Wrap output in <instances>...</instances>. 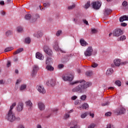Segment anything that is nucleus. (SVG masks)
Here are the masks:
<instances>
[{"mask_svg": "<svg viewBox=\"0 0 128 128\" xmlns=\"http://www.w3.org/2000/svg\"><path fill=\"white\" fill-rule=\"evenodd\" d=\"M92 8L94 10H100V6H102V2H94L92 3Z\"/></svg>", "mask_w": 128, "mask_h": 128, "instance_id": "20e7f679", "label": "nucleus"}, {"mask_svg": "<svg viewBox=\"0 0 128 128\" xmlns=\"http://www.w3.org/2000/svg\"><path fill=\"white\" fill-rule=\"evenodd\" d=\"M36 58H38V60H44V56H42V54H40V52H39L36 53Z\"/></svg>", "mask_w": 128, "mask_h": 128, "instance_id": "dca6fc26", "label": "nucleus"}, {"mask_svg": "<svg viewBox=\"0 0 128 128\" xmlns=\"http://www.w3.org/2000/svg\"><path fill=\"white\" fill-rule=\"evenodd\" d=\"M25 42L26 44H30V38H25Z\"/></svg>", "mask_w": 128, "mask_h": 128, "instance_id": "c9c22d12", "label": "nucleus"}, {"mask_svg": "<svg viewBox=\"0 0 128 128\" xmlns=\"http://www.w3.org/2000/svg\"><path fill=\"white\" fill-rule=\"evenodd\" d=\"M12 34H14V32H12V30H8L5 32V36L7 38H10V36H11Z\"/></svg>", "mask_w": 128, "mask_h": 128, "instance_id": "a211bd4d", "label": "nucleus"}, {"mask_svg": "<svg viewBox=\"0 0 128 128\" xmlns=\"http://www.w3.org/2000/svg\"><path fill=\"white\" fill-rule=\"evenodd\" d=\"M32 15L30 14H26L24 18H25V20H32Z\"/></svg>", "mask_w": 128, "mask_h": 128, "instance_id": "cd10ccee", "label": "nucleus"}, {"mask_svg": "<svg viewBox=\"0 0 128 128\" xmlns=\"http://www.w3.org/2000/svg\"><path fill=\"white\" fill-rule=\"evenodd\" d=\"M40 70L38 66V65H34L33 66V70L32 74V76H36V72Z\"/></svg>", "mask_w": 128, "mask_h": 128, "instance_id": "9b49d317", "label": "nucleus"}, {"mask_svg": "<svg viewBox=\"0 0 128 128\" xmlns=\"http://www.w3.org/2000/svg\"><path fill=\"white\" fill-rule=\"evenodd\" d=\"M26 106L30 108L29 110H32V101L28 100L26 102Z\"/></svg>", "mask_w": 128, "mask_h": 128, "instance_id": "f3484780", "label": "nucleus"}, {"mask_svg": "<svg viewBox=\"0 0 128 128\" xmlns=\"http://www.w3.org/2000/svg\"><path fill=\"white\" fill-rule=\"evenodd\" d=\"M58 110L56 108H54L52 110V112H58Z\"/></svg>", "mask_w": 128, "mask_h": 128, "instance_id": "e2e57ef3", "label": "nucleus"}, {"mask_svg": "<svg viewBox=\"0 0 128 128\" xmlns=\"http://www.w3.org/2000/svg\"><path fill=\"white\" fill-rule=\"evenodd\" d=\"M44 6H50V3L48 2H46L44 4Z\"/></svg>", "mask_w": 128, "mask_h": 128, "instance_id": "864d4df0", "label": "nucleus"}, {"mask_svg": "<svg viewBox=\"0 0 128 128\" xmlns=\"http://www.w3.org/2000/svg\"><path fill=\"white\" fill-rule=\"evenodd\" d=\"M17 128H24V126L20 124V125H19Z\"/></svg>", "mask_w": 128, "mask_h": 128, "instance_id": "69168bd1", "label": "nucleus"}, {"mask_svg": "<svg viewBox=\"0 0 128 128\" xmlns=\"http://www.w3.org/2000/svg\"><path fill=\"white\" fill-rule=\"evenodd\" d=\"M36 88L40 94H46V89H44V88L43 86H38Z\"/></svg>", "mask_w": 128, "mask_h": 128, "instance_id": "1a4fd4ad", "label": "nucleus"}, {"mask_svg": "<svg viewBox=\"0 0 128 128\" xmlns=\"http://www.w3.org/2000/svg\"><path fill=\"white\" fill-rule=\"evenodd\" d=\"M76 98H78V96H72L71 98V99L72 100H76Z\"/></svg>", "mask_w": 128, "mask_h": 128, "instance_id": "603ef678", "label": "nucleus"}, {"mask_svg": "<svg viewBox=\"0 0 128 128\" xmlns=\"http://www.w3.org/2000/svg\"><path fill=\"white\" fill-rule=\"evenodd\" d=\"M123 32L122 30L120 28L116 29L114 31H113L112 34L114 36H122V34Z\"/></svg>", "mask_w": 128, "mask_h": 128, "instance_id": "39448f33", "label": "nucleus"}, {"mask_svg": "<svg viewBox=\"0 0 128 128\" xmlns=\"http://www.w3.org/2000/svg\"><path fill=\"white\" fill-rule=\"evenodd\" d=\"M79 108V110H86V108H88V104H86V103H84L82 106H80L79 108Z\"/></svg>", "mask_w": 128, "mask_h": 128, "instance_id": "aec40b11", "label": "nucleus"}, {"mask_svg": "<svg viewBox=\"0 0 128 128\" xmlns=\"http://www.w3.org/2000/svg\"><path fill=\"white\" fill-rule=\"evenodd\" d=\"M91 32L92 34H96V32H98V30H96V29L93 28L92 29Z\"/></svg>", "mask_w": 128, "mask_h": 128, "instance_id": "79ce46f5", "label": "nucleus"}, {"mask_svg": "<svg viewBox=\"0 0 128 128\" xmlns=\"http://www.w3.org/2000/svg\"><path fill=\"white\" fill-rule=\"evenodd\" d=\"M107 128H114V126L112 124H109L107 125Z\"/></svg>", "mask_w": 128, "mask_h": 128, "instance_id": "c03bdc74", "label": "nucleus"}, {"mask_svg": "<svg viewBox=\"0 0 128 128\" xmlns=\"http://www.w3.org/2000/svg\"><path fill=\"white\" fill-rule=\"evenodd\" d=\"M120 59L116 58L114 60L113 62L115 66H120Z\"/></svg>", "mask_w": 128, "mask_h": 128, "instance_id": "f8f14e48", "label": "nucleus"}, {"mask_svg": "<svg viewBox=\"0 0 128 128\" xmlns=\"http://www.w3.org/2000/svg\"><path fill=\"white\" fill-rule=\"evenodd\" d=\"M46 70H47L48 72H54V68L51 65L48 64L46 66Z\"/></svg>", "mask_w": 128, "mask_h": 128, "instance_id": "5701e85b", "label": "nucleus"}, {"mask_svg": "<svg viewBox=\"0 0 128 128\" xmlns=\"http://www.w3.org/2000/svg\"><path fill=\"white\" fill-rule=\"evenodd\" d=\"M122 6H128V2L124 1L122 4Z\"/></svg>", "mask_w": 128, "mask_h": 128, "instance_id": "de8ad7c7", "label": "nucleus"}, {"mask_svg": "<svg viewBox=\"0 0 128 128\" xmlns=\"http://www.w3.org/2000/svg\"><path fill=\"white\" fill-rule=\"evenodd\" d=\"M18 60V58L16 56L14 57V62H16Z\"/></svg>", "mask_w": 128, "mask_h": 128, "instance_id": "6e6d98bb", "label": "nucleus"}, {"mask_svg": "<svg viewBox=\"0 0 128 128\" xmlns=\"http://www.w3.org/2000/svg\"><path fill=\"white\" fill-rule=\"evenodd\" d=\"M58 68H60V69L62 68H64V64H60L58 65Z\"/></svg>", "mask_w": 128, "mask_h": 128, "instance_id": "4d7b16f0", "label": "nucleus"}, {"mask_svg": "<svg viewBox=\"0 0 128 128\" xmlns=\"http://www.w3.org/2000/svg\"><path fill=\"white\" fill-rule=\"evenodd\" d=\"M80 44L82 46H86L88 44L84 40L81 39L80 40Z\"/></svg>", "mask_w": 128, "mask_h": 128, "instance_id": "393cba45", "label": "nucleus"}, {"mask_svg": "<svg viewBox=\"0 0 128 128\" xmlns=\"http://www.w3.org/2000/svg\"><path fill=\"white\" fill-rule=\"evenodd\" d=\"M128 61H124L122 62H120V66H126V64H128Z\"/></svg>", "mask_w": 128, "mask_h": 128, "instance_id": "a19ab883", "label": "nucleus"}, {"mask_svg": "<svg viewBox=\"0 0 128 128\" xmlns=\"http://www.w3.org/2000/svg\"><path fill=\"white\" fill-rule=\"evenodd\" d=\"M44 52L48 56H52V51L47 46H44Z\"/></svg>", "mask_w": 128, "mask_h": 128, "instance_id": "6e6552de", "label": "nucleus"}, {"mask_svg": "<svg viewBox=\"0 0 128 128\" xmlns=\"http://www.w3.org/2000/svg\"><path fill=\"white\" fill-rule=\"evenodd\" d=\"M12 2V0H6L5 4H11V2Z\"/></svg>", "mask_w": 128, "mask_h": 128, "instance_id": "3c124183", "label": "nucleus"}, {"mask_svg": "<svg viewBox=\"0 0 128 128\" xmlns=\"http://www.w3.org/2000/svg\"><path fill=\"white\" fill-rule=\"evenodd\" d=\"M0 4H1V6H4V2L0 1Z\"/></svg>", "mask_w": 128, "mask_h": 128, "instance_id": "338daca9", "label": "nucleus"}, {"mask_svg": "<svg viewBox=\"0 0 128 128\" xmlns=\"http://www.w3.org/2000/svg\"><path fill=\"white\" fill-rule=\"evenodd\" d=\"M86 95H82L80 96V100H86Z\"/></svg>", "mask_w": 128, "mask_h": 128, "instance_id": "ea45409f", "label": "nucleus"}, {"mask_svg": "<svg viewBox=\"0 0 128 128\" xmlns=\"http://www.w3.org/2000/svg\"><path fill=\"white\" fill-rule=\"evenodd\" d=\"M22 30L23 29L22 27L18 26L17 28V32H22Z\"/></svg>", "mask_w": 128, "mask_h": 128, "instance_id": "4c0bfd02", "label": "nucleus"}, {"mask_svg": "<svg viewBox=\"0 0 128 128\" xmlns=\"http://www.w3.org/2000/svg\"><path fill=\"white\" fill-rule=\"evenodd\" d=\"M42 32L40 31H38V32L34 34V36L35 38H40L42 36Z\"/></svg>", "mask_w": 128, "mask_h": 128, "instance_id": "2eb2a0df", "label": "nucleus"}, {"mask_svg": "<svg viewBox=\"0 0 128 128\" xmlns=\"http://www.w3.org/2000/svg\"><path fill=\"white\" fill-rule=\"evenodd\" d=\"M105 116H112V112H108L106 113Z\"/></svg>", "mask_w": 128, "mask_h": 128, "instance_id": "09e8293b", "label": "nucleus"}, {"mask_svg": "<svg viewBox=\"0 0 128 128\" xmlns=\"http://www.w3.org/2000/svg\"><path fill=\"white\" fill-rule=\"evenodd\" d=\"M36 128H42V127L40 124H37Z\"/></svg>", "mask_w": 128, "mask_h": 128, "instance_id": "774afa93", "label": "nucleus"}, {"mask_svg": "<svg viewBox=\"0 0 128 128\" xmlns=\"http://www.w3.org/2000/svg\"><path fill=\"white\" fill-rule=\"evenodd\" d=\"M110 104V102H106L105 103H103L102 104V106H108Z\"/></svg>", "mask_w": 128, "mask_h": 128, "instance_id": "37998d69", "label": "nucleus"}, {"mask_svg": "<svg viewBox=\"0 0 128 128\" xmlns=\"http://www.w3.org/2000/svg\"><path fill=\"white\" fill-rule=\"evenodd\" d=\"M68 118H70V114H68V112L64 114V118L66 119Z\"/></svg>", "mask_w": 128, "mask_h": 128, "instance_id": "a18cd8bd", "label": "nucleus"}, {"mask_svg": "<svg viewBox=\"0 0 128 128\" xmlns=\"http://www.w3.org/2000/svg\"><path fill=\"white\" fill-rule=\"evenodd\" d=\"M46 64H52V59L50 58H48L46 60Z\"/></svg>", "mask_w": 128, "mask_h": 128, "instance_id": "bb28decb", "label": "nucleus"}, {"mask_svg": "<svg viewBox=\"0 0 128 128\" xmlns=\"http://www.w3.org/2000/svg\"><path fill=\"white\" fill-rule=\"evenodd\" d=\"M2 16H6V12L4 10L0 12Z\"/></svg>", "mask_w": 128, "mask_h": 128, "instance_id": "680f3d73", "label": "nucleus"}, {"mask_svg": "<svg viewBox=\"0 0 128 128\" xmlns=\"http://www.w3.org/2000/svg\"><path fill=\"white\" fill-rule=\"evenodd\" d=\"M16 106V102H14L12 104V105L10 106V109L9 110H12V108H14V106Z\"/></svg>", "mask_w": 128, "mask_h": 128, "instance_id": "e433bc0d", "label": "nucleus"}, {"mask_svg": "<svg viewBox=\"0 0 128 128\" xmlns=\"http://www.w3.org/2000/svg\"><path fill=\"white\" fill-rule=\"evenodd\" d=\"M60 34H62V31L61 30H58L56 33V36H60Z\"/></svg>", "mask_w": 128, "mask_h": 128, "instance_id": "8fccbe9b", "label": "nucleus"}, {"mask_svg": "<svg viewBox=\"0 0 128 128\" xmlns=\"http://www.w3.org/2000/svg\"><path fill=\"white\" fill-rule=\"evenodd\" d=\"M24 110V104L22 102H19L17 106V110L18 112H22Z\"/></svg>", "mask_w": 128, "mask_h": 128, "instance_id": "4468645a", "label": "nucleus"}, {"mask_svg": "<svg viewBox=\"0 0 128 128\" xmlns=\"http://www.w3.org/2000/svg\"><path fill=\"white\" fill-rule=\"evenodd\" d=\"M14 50V48L12 47H8L5 48L4 52H10V50Z\"/></svg>", "mask_w": 128, "mask_h": 128, "instance_id": "c756f323", "label": "nucleus"}, {"mask_svg": "<svg viewBox=\"0 0 128 128\" xmlns=\"http://www.w3.org/2000/svg\"><path fill=\"white\" fill-rule=\"evenodd\" d=\"M22 52H24V48H20L19 49H18L16 51H15L14 53L13 54L16 55V54H20Z\"/></svg>", "mask_w": 128, "mask_h": 128, "instance_id": "a878e982", "label": "nucleus"}, {"mask_svg": "<svg viewBox=\"0 0 128 128\" xmlns=\"http://www.w3.org/2000/svg\"><path fill=\"white\" fill-rule=\"evenodd\" d=\"M86 74L88 76H92V72L88 71V72H86Z\"/></svg>", "mask_w": 128, "mask_h": 128, "instance_id": "f704fd0d", "label": "nucleus"}, {"mask_svg": "<svg viewBox=\"0 0 128 128\" xmlns=\"http://www.w3.org/2000/svg\"><path fill=\"white\" fill-rule=\"evenodd\" d=\"M90 2L88 1L86 2V4H85L84 8L86 10V9L88 8H90Z\"/></svg>", "mask_w": 128, "mask_h": 128, "instance_id": "473e14b6", "label": "nucleus"}, {"mask_svg": "<svg viewBox=\"0 0 128 128\" xmlns=\"http://www.w3.org/2000/svg\"><path fill=\"white\" fill-rule=\"evenodd\" d=\"M54 84H55V82L54 80H52V79H50V80H48L46 82V85L48 86H54Z\"/></svg>", "mask_w": 128, "mask_h": 128, "instance_id": "6ab92c4d", "label": "nucleus"}, {"mask_svg": "<svg viewBox=\"0 0 128 128\" xmlns=\"http://www.w3.org/2000/svg\"><path fill=\"white\" fill-rule=\"evenodd\" d=\"M83 22H84V24H86V26H88V22L86 20H84Z\"/></svg>", "mask_w": 128, "mask_h": 128, "instance_id": "052dcab7", "label": "nucleus"}, {"mask_svg": "<svg viewBox=\"0 0 128 128\" xmlns=\"http://www.w3.org/2000/svg\"><path fill=\"white\" fill-rule=\"evenodd\" d=\"M75 6L76 5L74 4H73L72 5L68 6V10H73V8H74Z\"/></svg>", "mask_w": 128, "mask_h": 128, "instance_id": "58836bf2", "label": "nucleus"}, {"mask_svg": "<svg viewBox=\"0 0 128 128\" xmlns=\"http://www.w3.org/2000/svg\"><path fill=\"white\" fill-rule=\"evenodd\" d=\"M128 26V24H126V23H121V26Z\"/></svg>", "mask_w": 128, "mask_h": 128, "instance_id": "bf43d9fd", "label": "nucleus"}, {"mask_svg": "<svg viewBox=\"0 0 128 128\" xmlns=\"http://www.w3.org/2000/svg\"><path fill=\"white\" fill-rule=\"evenodd\" d=\"M112 13V10L109 9L108 8H106L104 11V16H108L110 14Z\"/></svg>", "mask_w": 128, "mask_h": 128, "instance_id": "4be33fe9", "label": "nucleus"}, {"mask_svg": "<svg viewBox=\"0 0 128 128\" xmlns=\"http://www.w3.org/2000/svg\"><path fill=\"white\" fill-rule=\"evenodd\" d=\"M38 108L40 110H44V109L46 108V106H44V104L42 102H39L38 103Z\"/></svg>", "mask_w": 128, "mask_h": 128, "instance_id": "ddd939ff", "label": "nucleus"}, {"mask_svg": "<svg viewBox=\"0 0 128 128\" xmlns=\"http://www.w3.org/2000/svg\"><path fill=\"white\" fill-rule=\"evenodd\" d=\"M12 64H10V61H8L7 64V68H10Z\"/></svg>", "mask_w": 128, "mask_h": 128, "instance_id": "13d9d810", "label": "nucleus"}, {"mask_svg": "<svg viewBox=\"0 0 128 128\" xmlns=\"http://www.w3.org/2000/svg\"><path fill=\"white\" fill-rule=\"evenodd\" d=\"M26 88V84H23L20 86V90H24Z\"/></svg>", "mask_w": 128, "mask_h": 128, "instance_id": "c85d7f7f", "label": "nucleus"}, {"mask_svg": "<svg viewBox=\"0 0 128 128\" xmlns=\"http://www.w3.org/2000/svg\"><path fill=\"white\" fill-rule=\"evenodd\" d=\"M94 49L92 46H89L87 48L86 50L84 52V54L86 56H92V52Z\"/></svg>", "mask_w": 128, "mask_h": 128, "instance_id": "7ed1b4c3", "label": "nucleus"}, {"mask_svg": "<svg viewBox=\"0 0 128 128\" xmlns=\"http://www.w3.org/2000/svg\"><path fill=\"white\" fill-rule=\"evenodd\" d=\"M98 64L96 63H93L92 65V68H97Z\"/></svg>", "mask_w": 128, "mask_h": 128, "instance_id": "49530a36", "label": "nucleus"}, {"mask_svg": "<svg viewBox=\"0 0 128 128\" xmlns=\"http://www.w3.org/2000/svg\"><path fill=\"white\" fill-rule=\"evenodd\" d=\"M54 48L55 50H58V52L60 50V46H58V42L56 41L54 42Z\"/></svg>", "mask_w": 128, "mask_h": 128, "instance_id": "412c9836", "label": "nucleus"}, {"mask_svg": "<svg viewBox=\"0 0 128 128\" xmlns=\"http://www.w3.org/2000/svg\"><path fill=\"white\" fill-rule=\"evenodd\" d=\"M116 112L118 114H124L126 112V109L124 107L121 106L116 110Z\"/></svg>", "mask_w": 128, "mask_h": 128, "instance_id": "9d476101", "label": "nucleus"}, {"mask_svg": "<svg viewBox=\"0 0 128 128\" xmlns=\"http://www.w3.org/2000/svg\"><path fill=\"white\" fill-rule=\"evenodd\" d=\"M62 78L64 82H67V80H68V82H72L74 78V75L70 74L66 76H63Z\"/></svg>", "mask_w": 128, "mask_h": 128, "instance_id": "423d86ee", "label": "nucleus"}, {"mask_svg": "<svg viewBox=\"0 0 128 128\" xmlns=\"http://www.w3.org/2000/svg\"><path fill=\"white\" fill-rule=\"evenodd\" d=\"M6 118L7 120L12 122H14L15 120H16V115L14 113L12 112V110L8 111V113L6 114Z\"/></svg>", "mask_w": 128, "mask_h": 128, "instance_id": "f03ea898", "label": "nucleus"}, {"mask_svg": "<svg viewBox=\"0 0 128 128\" xmlns=\"http://www.w3.org/2000/svg\"><path fill=\"white\" fill-rule=\"evenodd\" d=\"M70 84L72 86H74V84H78L72 89V92H80V94L86 92V88L92 86V82H86L84 80H76Z\"/></svg>", "mask_w": 128, "mask_h": 128, "instance_id": "f257e3e1", "label": "nucleus"}, {"mask_svg": "<svg viewBox=\"0 0 128 128\" xmlns=\"http://www.w3.org/2000/svg\"><path fill=\"white\" fill-rule=\"evenodd\" d=\"M115 84L118 86H122V82L120 80H117L115 82Z\"/></svg>", "mask_w": 128, "mask_h": 128, "instance_id": "2f4dec72", "label": "nucleus"}, {"mask_svg": "<svg viewBox=\"0 0 128 128\" xmlns=\"http://www.w3.org/2000/svg\"><path fill=\"white\" fill-rule=\"evenodd\" d=\"M114 73V70L112 68H110L108 69V70L106 72V74L107 76H110V74H112Z\"/></svg>", "mask_w": 128, "mask_h": 128, "instance_id": "b1692460", "label": "nucleus"}, {"mask_svg": "<svg viewBox=\"0 0 128 128\" xmlns=\"http://www.w3.org/2000/svg\"><path fill=\"white\" fill-rule=\"evenodd\" d=\"M88 114V112H86L82 114H81L80 118H85Z\"/></svg>", "mask_w": 128, "mask_h": 128, "instance_id": "7c9ffc66", "label": "nucleus"}, {"mask_svg": "<svg viewBox=\"0 0 128 128\" xmlns=\"http://www.w3.org/2000/svg\"><path fill=\"white\" fill-rule=\"evenodd\" d=\"M70 128H80V126H78L76 124L73 126H71Z\"/></svg>", "mask_w": 128, "mask_h": 128, "instance_id": "0e129e2a", "label": "nucleus"}, {"mask_svg": "<svg viewBox=\"0 0 128 128\" xmlns=\"http://www.w3.org/2000/svg\"><path fill=\"white\" fill-rule=\"evenodd\" d=\"M88 128H94V124H90L88 126Z\"/></svg>", "mask_w": 128, "mask_h": 128, "instance_id": "5fc2aeb1", "label": "nucleus"}, {"mask_svg": "<svg viewBox=\"0 0 128 128\" xmlns=\"http://www.w3.org/2000/svg\"><path fill=\"white\" fill-rule=\"evenodd\" d=\"M126 38V36H121L120 38H118V40H124Z\"/></svg>", "mask_w": 128, "mask_h": 128, "instance_id": "72a5a7b5", "label": "nucleus"}, {"mask_svg": "<svg viewBox=\"0 0 128 128\" xmlns=\"http://www.w3.org/2000/svg\"><path fill=\"white\" fill-rule=\"evenodd\" d=\"M40 18V16L39 14H34L32 18L30 20V22H36L37 20H38Z\"/></svg>", "mask_w": 128, "mask_h": 128, "instance_id": "0eeeda50", "label": "nucleus"}]
</instances>
